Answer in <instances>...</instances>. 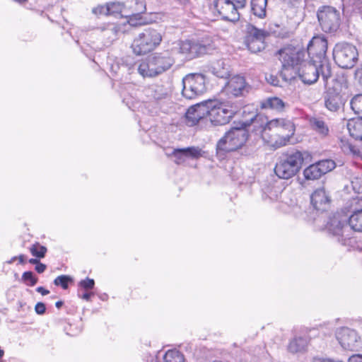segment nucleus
<instances>
[{
    "mask_svg": "<svg viewBox=\"0 0 362 362\" xmlns=\"http://www.w3.org/2000/svg\"><path fill=\"white\" fill-rule=\"evenodd\" d=\"M250 6L253 15L260 19L266 18L267 0H251Z\"/></svg>",
    "mask_w": 362,
    "mask_h": 362,
    "instance_id": "obj_28",
    "label": "nucleus"
},
{
    "mask_svg": "<svg viewBox=\"0 0 362 362\" xmlns=\"http://www.w3.org/2000/svg\"><path fill=\"white\" fill-rule=\"evenodd\" d=\"M30 251L33 256L40 259L45 256L47 250L46 247L35 243L30 247Z\"/></svg>",
    "mask_w": 362,
    "mask_h": 362,
    "instance_id": "obj_40",
    "label": "nucleus"
},
{
    "mask_svg": "<svg viewBox=\"0 0 362 362\" xmlns=\"http://www.w3.org/2000/svg\"><path fill=\"white\" fill-rule=\"evenodd\" d=\"M341 148L343 151L346 154H351L356 157H361V152L360 149L349 141H342Z\"/></svg>",
    "mask_w": 362,
    "mask_h": 362,
    "instance_id": "obj_36",
    "label": "nucleus"
},
{
    "mask_svg": "<svg viewBox=\"0 0 362 362\" xmlns=\"http://www.w3.org/2000/svg\"><path fill=\"white\" fill-rule=\"evenodd\" d=\"M357 248H358L359 250H361V251H362V243H359L358 244Z\"/></svg>",
    "mask_w": 362,
    "mask_h": 362,
    "instance_id": "obj_58",
    "label": "nucleus"
},
{
    "mask_svg": "<svg viewBox=\"0 0 362 362\" xmlns=\"http://www.w3.org/2000/svg\"><path fill=\"white\" fill-rule=\"evenodd\" d=\"M35 311L38 315L45 314L46 311L45 304L42 302L37 303L35 306Z\"/></svg>",
    "mask_w": 362,
    "mask_h": 362,
    "instance_id": "obj_45",
    "label": "nucleus"
},
{
    "mask_svg": "<svg viewBox=\"0 0 362 362\" xmlns=\"http://www.w3.org/2000/svg\"><path fill=\"white\" fill-rule=\"evenodd\" d=\"M145 95L150 100L156 102L162 101L169 98L172 93L170 84L153 83L145 88Z\"/></svg>",
    "mask_w": 362,
    "mask_h": 362,
    "instance_id": "obj_19",
    "label": "nucleus"
},
{
    "mask_svg": "<svg viewBox=\"0 0 362 362\" xmlns=\"http://www.w3.org/2000/svg\"><path fill=\"white\" fill-rule=\"evenodd\" d=\"M327 40L325 37L321 35L314 36L309 42L306 52L307 57L312 62L320 63L322 66V80L327 83L328 77L330 76L332 71L331 64L326 56L327 50Z\"/></svg>",
    "mask_w": 362,
    "mask_h": 362,
    "instance_id": "obj_5",
    "label": "nucleus"
},
{
    "mask_svg": "<svg viewBox=\"0 0 362 362\" xmlns=\"http://www.w3.org/2000/svg\"><path fill=\"white\" fill-rule=\"evenodd\" d=\"M216 8L222 18L231 21H238L240 18L238 8L231 0H218L216 4Z\"/></svg>",
    "mask_w": 362,
    "mask_h": 362,
    "instance_id": "obj_21",
    "label": "nucleus"
},
{
    "mask_svg": "<svg viewBox=\"0 0 362 362\" xmlns=\"http://www.w3.org/2000/svg\"><path fill=\"white\" fill-rule=\"evenodd\" d=\"M161 41L160 33L156 29L148 28L134 38L132 47L136 54H146L157 47Z\"/></svg>",
    "mask_w": 362,
    "mask_h": 362,
    "instance_id": "obj_9",
    "label": "nucleus"
},
{
    "mask_svg": "<svg viewBox=\"0 0 362 362\" xmlns=\"http://www.w3.org/2000/svg\"><path fill=\"white\" fill-rule=\"evenodd\" d=\"M308 339L305 337H296L290 341L288 345V351L292 354L302 352L305 350Z\"/></svg>",
    "mask_w": 362,
    "mask_h": 362,
    "instance_id": "obj_26",
    "label": "nucleus"
},
{
    "mask_svg": "<svg viewBox=\"0 0 362 362\" xmlns=\"http://www.w3.org/2000/svg\"><path fill=\"white\" fill-rule=\"evenodd\" d=\"M46 268H47V266L45 264L40 262L35 266V269L37 273L42 274L45 271Z\"/></svg>",
    "mask_w": 362,
    "mask_h": 362,
    "instance_id": "obj_48",
    "label": "nucleus"
},
{
    "mask_svg": "<svg viewBox=\"0 0 362 362\" xmlns=\"http://www.w3.org/2000/svg\"><path fill=\"white\" fill-rule=\"evenodd\" d=\"M64 305V302L62 300H58L55 303V306L59 309L62 308V306Z\"/></svg>",
    "mask_w": 362,
    "mask_h": 362,
    "instance_id": "obj_56",
    "label": "nucleus"
},
{
    "mask_svg": "<svg viewBox=\"0 0 362 362\" xmlns=\"http://www.w3.org/2000/svg\"><path fill=\"white\" fill-rule=\"evenodd\" d=\"M269 82L274 85V86H276L277 85V82H278V80L276 77H273L272 76H270V78L269 80Z\"/></svg>",
    "mask_w": 362,
    "mask_h": 362,
    "instance_id": "obj_53",
    "label": "nucleus"
},
{
    "mask_svg": "<svg viewBox=\"0 0 362 362\" xmlns=\"http://www.w3.org/2000/svg\"><path fill=\"white\" fill-rule=\"evenodd\" d=\"M21 281L28 286H34L38 281V278L31 271L25 272L21 276Z\"/></svg>",
    "mask_w": 362,
    "mask_h": 362,
    "instance_id": "obj_39",
    "label": "nucleus"
},
{
    "mask_svg": "<svg viewBox=\"0 0 362 362\" xmlns=\"http://www.w3.org/2000/svg\"><path fill=\"white\" fill-rule=\"evenodd\" d=\"M349 226L357 232H362V209L355 210L348 220Z\"/></svg>",
    "mask_w": 362,
    "mask_h": 362,
    "instance_id": "obj_32",
    "label": "nucleus"
},
{
    "mask_svg": "<svg viewBox=\"0 0 362 362\" xmlns=\"http://www.w3.org/2000/svg\"><path fill=\"white\" fill-rule=\"evenodd\" d=\"M336 337L344 349L358 351L362 349V341L355 329L342 327L336 332Z\"/></svg>",
    "mask_w": 362,
    "mask_h": 362,
    "instance_id": "obj_14",
    "label": "nucleus"
},
{
    "mask_svg": "<svg viewBox=\"0 0 362 362\" xmlns=\"http://www.w3.org/2000/svg\"><path fill=\"white\" fill-rule=\"evenodd\" d=\"M322 66L320 63L312 62L311 59L306 60L295 72L291 73L293 80L297 78L305 84L311 85L317 82L320 76L322 78Z\"/></svg>",
    "mask_w": 362,
    "mask_h": 362,
    "instance_id": "obj_11",
    "label": "nucleus"
},
{
    "mask_svg": "<svg viewBox=\"0 0 362 362\" xmlns=\"http://www.w3.org/2000/svg\"><path fill=\"white\" fill-rule=\"evenodd\" d=\"M276 54L281 63V76L286 81H291L295 72L303 63L308 59V53L303 47L287 45L278 50Z\"/></svg>",
    "mask_w": 362,
    "mask_h": 362,
    "instance_id": "obj_1",
    "label": "nucleus"
},
{
    "mask_svg": "<svg viewBox=\"0 0 362 362\" xmlns=\"http://www.w3.org/2000/svg\"><path fill=\"white\" fill-rule=\"evenodd\" d=\"M322 81L325 88L323 96L325 107L330 112H338L347 100L342 92V83L332 74L328 77L327 83Z\"/></svg>",
    "mask_w": 362,
    "mask_h": 362,
    "instance_id": "obj_8",
    "label": "nucleus"
},
{
    "mask_svg": "<svg viewBox=\"0 0 362 362\" xmlns=\"http://www.w3.org/2000/svg\"><path fill=\"white\" fill-rule=\"evenodd\" d=\"M110 10V16H116L126 12L127 6L119 1L107 2Z\"/></svg>",
    "mask_w": 362,
    "mask_h": 362,
    "instance_id": "obj_33",
    "label": "nucleus"
},
{
    "mask_svg": "<svg viewBox=\"0 0 362 362\" xmlns=\"http://www.w3.org/2000/svg\"><path fill=\"white\" fill-rule=\"evenodd\" d=\"M128 23L132 26H137L144 24L145 21L139 13H131L129 15Z\"/></svg>",
    "mask_w": 362,
    "mask_h": 362,
    "instance_id": "obj_42",
    "label": "nucleus"
},
{
    "mask_svg": "<svg viewBox=\"0 0 362 362\" xmlns=\"http://www.w3.org/2000/svg\"><path fill=\"white\" fill-rule=\"evenodd\" d=\"M95 281L93 279L86 278L85 279L81 280L78 283V287L86 290L89 291L94 288Z\"/></svg>",
    "mask_w": 362,
    "mask_h": 362,
    "instance_id": "obj_44",
    "label": "nucleus"
},
{
    "mask_svg": "<svg viewBox=\"0 0 362 362\" xmlns=\"http://www.w3.org/2000/svg\"><path fill=\"white\" fill-rule=\"evenodd\" d=\"M71 281H72V279L69 276L60 275L54 280V284L57 286H61L63 289H66Z\"/></svg>",
    "mask_w": 362,
    "mask_h": 362,
    "instance_id": "obj_41",
    "label": "nucleus"
},
{
    "mask_svg": "<svg viewBox=\"0 0 362 362\" xmlns=\"http://www.w3.org/2000/svg\"><path fill=\"white\" fill-rule=\"evenodd\" d=\"M348 362H362V355L354 354L349 358Z\"/></svg>",
    "mask_w": 362,
    "mask_h": 362,
    "instance_id": "obj_47",
    "label": "nucleus"
},
{
    "mask_svg": "<svg viewBox=\"0 0 362 362\" xmlns=\"http://www.w3.org/2000/svg\"><path fill=\"white\" fill-rule=\"evenodd\" d=\"M346 127L351 137L362 141V117L357 119H349L347 122Z\"/></svg>",
    "mask_w": 362,
    "mask_h": 362,
    "instance_id": "obj_25",
    "label": "nucleus"
},
{
    "mask_svg": "<svg viewBox=\"0 0 362 362\" xmlns=\"http://www.w3.org/2000/svg\"><path fill=\"white\" fill-rule=\"evenodd\" d=\"M206 101L189 107L185 113L187 125L192 127L197 124L199 120L206 116Z\"/></svg>",
    "mask_w": 362,
    "mask_h": 362,
    "instance_id": "obj_23",
    "label": "nucleus"
},
{
    "mask_svg": "<svg viewBox=\"0 0 362 362\" xmlns=\"http://www.w3.org/2000/svg\"><path fill=\"white\" fill-rule=\"evenodd\" d=\"M285 107L284 102L278 97L268 98L260 102L262 109H271L281 112Z\"/></svg>",
    "mask_w": 362,
    "mask_h": 362,
    "instance_id": "obj_27",
    "label": "nucleus"
},
{
    "mask_svg": "<svg viewBox=\"0 0 362 362\" xmlns=\"http://www.w3.org/2000/svg\"><path fill=\"white\" fill-rule=\"evenodd\" d=\"M327 228L328 231L337 238V241L343 245L350 244L352 241L349 237V226L346 221L339 218V215H334L329 218Z\"/></svg>",
    "mask_w": 362,
    "mask_h": 362,
    "instance_id": "obj_16",
    "label": "nucleus"
},
{
    "mask_svg": "<svg viewBox=\"0 0 362 362\" xmlns=\"http://www.w3.org/2000/svg\"><path fill=\"white\" fill-rule=\"evenodd\" d=\"M267 33L262 29L257 28L255 26L247 24L246 26V40H257L264 41Z\"/></svg>",
    "mask_w": 362,
    "mask_h": 362,
    "instance_id": "obj_31",
    "label": "nucleus"
},
{
    "mask_svg": "<svg viewBox=\"0 0 362 362\" xmlns=\"http://www.w3.org/2000/svg\"><path fill=\"white\" fill-rule=\"evenodd\" d=\"M180 52L188 59H192L209 53L212 50L210 45H206L199 40H187L179 43Z\"/></svg>",
    "mask_w": 362,
    "mask_h": 362,
    "instance_id": "obj_15",
    "label": "nucleus"
},
{
    "mask_svg": "<svg viewBox=\"0 0 362 362\" xmlns=\"http://www.w3.org/2000/svg\"><path fill=\"white\" fill-rule=\"evenodd\" d=\"M130 5L129 7L131 8V13H139L141 15L146 11V4L144 1L141 0H131L129 1Z\"/></svg>",
    "mask_w": 362,
    "mask_h": 362,
    "instance_id": "obj_38",
    "label": "nucleus"
},
{
    "mask_svg": "<svg viewBox=\"0 0 362 362\" xmlns=\"http://www.w3.org/2000/svg\"><path fill=\"white\" fill-rule=\"evenodd\" d=\"M124 26L119 23H107L98 27V30L101 33L105 45H110L117 40L119 35L124 32Z\"/></svg>",
    "mask_w": 362,
    "mask_h": 362,
    "instance_id": "obj_20",
    "label": "nucleus"
},
{
    "mask_svg": "<svg viewBox=\"0 0 362 362\" xmlns=\"http://www.w3.org/2000/svg\"><path fill=\"white\" fill-rule=\"evenodd\" d=\"M233 4L240 9L245 7L247 0H231Z\"/></svg>",
    "mask_w": 362,
    "mask_h": 362,
    "instance_id": "obj_49",
    "label": "nucleus"
},
{
    "mask_svg": "<svg viewBox=\"0 0 362 362\" xmlns=\"http://www.w3.org/2000/svg\"><path fill=\"white\" fill-rule=\"evenodd\" d=\"M36 291L41 293L42 296H46L49 293V291L42 286H39L36 288Z\"/></svg>",
    "mask_w": 362,
    "mask_h": 362,
    "instance_id": "obj_51",
    "label": "nucleus"
},
{
    "mask_svg": "<svg viewBox=\"0 0 362 362\" xmlns=\"http://www.w3.org/2000/svg\"><path fill=\"white\" fill-rule=\"evenodd\" d=\"M18 262L21 264H23L26 262V256L25 255H20L18 256Z\"/></svg>",
    "mask_w": 362,
    "mask_h": 362,
    "instance_id": "obj_52",
    "label": "nucleus"
},
{
    "mask_svg": "<svg viewBox=\"0 0 362 362\" xmlns=\"http://www.w3.org/2000/svg\"><path fill=\"white\" fill-rule=\"evenodd\" d=\"M310 156L307 151L292 149L279 157L275 167L276 175L283 180H289L296 175L302 168L304 160Z\"/></svg>",
    "mask_w": 362,
    "mask_h": 362,
    "instance_id": "obj_3",
    "label": "nucleus"
},
{
    "mask_svg": "<svg viewBox=\"0 0 362 362\" xmlns=\"http://www.w3.org/2000/svg\"><path fill=\"white\" fill-rule=\"evenodd\" d=\"M243 120L240 127H234L226 133L216 144L217 153H225L235 151L241 148L248 139V132L244 125L245 118H248L247 114H243Z\"/></svg>",
    "mask_w": 362,
    "mask_h": 362,
    "instance_id": "obj_6",
    "label": "nucleus"
},
{
    "mask_svg": "<svg viewBox=\"0 0 362 362\" xmlns=\"http://www.w3.org/2000/svg\"><path fill=\"white\" fill-rule=\"evenodd\" d=\"M163 362H184V356L179 351L169 350L163 356Z\"/></svg>",
    "mask_w": 362,
    "mask_h": 362,
    "instance_id": "obj_34",
    "label": "nucleus"
},
{
    "mask_svg": "<svg viewBox=\"0 0 362 362\" xmlns=\"http://www.w3.org/2000/svg\"><path fill=\"white\" fill-rule=\"evenodd\" d=\"M355 75L360 84L362 86V64L356 70Z\"/></svg>",
    "mask_w": 362,
    "mask_h": 362,
    "instance_id": "obj_50",
    "label": "nucleus"
},
{
    "mask_svg": "<svg viewBox=\"0 0 362 362\" xmlns=\"http://www.w3.org/2000/svg\"><path fill=\"white\" fill-rule=\"evenodd\" d=\"M310 202L315 210L324 211L329 205L330 199L324 188H319L311 194Z\"/></svg>",
    "mask_w": 362,
    "mask_h": 362,
    "instance_id": "obj_24",
    "label": "nucleus"
},
{
    "mask_svg": "<svg viewBox=\"0 0 362 362\" xmlns=\"http://www.w3.org/2000/svg\"><path fill=\"white\" fill-rule=\"evenodd\" d=\"M247 88L245 78L238 75L232 77L228 81L225 86L224 91L228 95L236 98L243 95L245 92L248 91Z\"/></svg>",
    "mask_w": 362,
    "mask_h": 362,
    "instance_id": "obj_22",
    "label": "nucleus"
},
{
    "mask_svg": "<svg viewBox=\"0 0 362 362\" xmlns=\"http://www.w3.org/2000/svg\"><path fill=\"white\" fill-rule=\"evenodd\" d=\"M182 95L187 99H194L206 91L205 77L202 74H190L182 79Z\"/></svg>",
    "mask_w": 362,
    "mask_h": 362,
    "instance_id": "obj_12",
    "label": "nucleus"
},
{
    "mask_svg": "<svg viewBox=\"0 0 362 362\" xmlns=\"http://www.w3.org/2000/svg\"><path fill=\"white\" fill-rule=\"evenodd\" d=\"M350 105L355 114L362 117V94L355 95L351 99Z\"/></svg>",
    "mask_w": 362,
    "mask_h": 362,
    "instance_id": "obj_37",
    "label": "nucleus"
},
{
    "mask_svg": "<svg viewBox=\"0 0 362 362\" xmlns=\"http://www.w3.org/2000/svg\"><path fill=\"white\" fill-rule=\"evenodd\" d=\"M206 117L214 126L228 124L242 107V103L237 100H207Z\"/></svg>",
    "mask_w": 362,
    "mask_h": 362,
    "instance_id": "obj_2",
    "label": "nucleus"
},
{
    "mask_svg": "<svg viewBox=\"0 0 362 362\" xmlns=\"http://www.w3.org/2000/svg\"><path fill=\"white\" fill-rule=\"evenodd\" d=\"M356 12L358 13L361 15V18H362V3H360L356 6Z\"/></svg>",
    "mask_w": 362,
    "mask_h": 362,
    "instance_id": "obj_55",
    "label": "nucleus"
},
{
    "mask_svg": "<svg viewBox=\"0 0 362 362\" xmlns=\"http://www.w3.org/2000/svg\"><path fill=\"white\" fill-rule=\"evenodd\" d=\"M168 156L174 158L173 161L177 165H182L188 160H196L202 156V149L196 146L182 148H173Z\"/></svg>",
    "mask_w": 362,
    "mask_h": 362,
    "instance_id": "obj_18",
    "label": "nucleus"
},
{
    "mask_svg": "<svg viewBox=\"0 0 362 362\" xmlns=\"http://www.w3.org/2000/svg\"><path fill=\"white\" fill-rule=\"evenodd\" d=\"M94 295L93 292H88V291L83 294H81L80 290L78 291V296L86 301H90L92 296Z\"/></svg>",
    "mask_w": 362,
    "mask_h": 362,
    "instance_id": "obj_46",
    "label": "nucleus"
},
{
    "mask_svg": "<svg viewBox=\"0 0 362 362\" xmlns=\"http://www.w3.org/2000/svg\"><path fill=\"white\" fill-rule=\"evenodd\" d=\"M174 63L168 54L156 53L140 63L138 71L143 77H156L169 70Z\"/></svg>",
    "mask_w": 362,
    "mask_h": 362,
    "instance_id": "obj_7",
    "label": "nucleus"
},
{
    "mask_svg": "<svg viewBox=\"0 0 362 362\" xmlns=\"http://www.w3.org/2000/svg\"><path fill=\"white\" fill-rule=\"evenodd\" d=\"M310 124L312 129L322 136L325 137L329 134V127L322 118L312 117L310 119Z\"/></svg>",
    "mask_w": 362,
    "mask_h": 362,
    "instance_id": "obj_30",
    "label": "nucleus"
},
{
    "mask_svg": "<svg viewBox=\"0 0 362 362\" xmlns=\"http://www.w3.org/2000/svg\"><path fill=\"white\" fill-rule=\"evenodd\" d=\"M341 83H343L340 80H339ZM346 87V85L342 84V88Z\"/></svg>",
    "mask_w": 362,
    "mask_h": 362,
    "instance_id": "obj_59",
    "label": "nucleus"
},
{
    "mask_svg": "<svg viewBox=\"0 0 362 362\" xmlns=\"http://www.w3.org/2000/svg\"><path fill=\"white\" fill-rule=\"evenodd\" d=\"M107 3L104 5H98L92 10L93 13L96 16H110V10Z\"/></svg>",
    "mask_w": 362,
    "mask_h": 362,
    "instance_id": "obj_43",
    "label": "nucleus"
},
{
    "mask_svg": "<svg viewBox=\"0 0 362 362\" xmlns=\"http://www.w3.org/2000/svg\"><path fill=\"white\" fill-rule=\"evenodd\" d=\"M317 16L320 26L325 33H333L339 29L340 13L335 8L325 6L317 11Z\"/></svg>",
    "mask_w": 362,
    "mask_h": 362,
    "instance_id": "obj_13",
    "label": "nucleus"
},
{
    "mask_svg": "<svg viewBox=\"0 0 362 362\" xmlns=\"http://www.w3.org/2000/svg\"><path fill=\"white\" fill-rule=\"evenodd\" d=\"M336 164L334 160L331 159L322 160L305 168L303 174L306 180H315L334 170Z\"/></svg>",
    "mask_w": 362,
    "mask_h": 362,
    "instance_id": "obj_17",
    "label": "nucleus"
},
{
    "mask_svg": "<svg viewBox=\"0 0 362 362\" xmlns=\"http://www.w3.org/2000/svg\"><path fill=\"white\" fill-rule=\"evenodd\" d=\"M18 259V257H13L9 261H8V264H12L16 259Z\"/></svg>",
    "mask_w": 362,
    "mask_h": 362,
    "instance_id": "obj_57",
    "label": "nucleus"
},
{
    "mask_svg": "<svg viewBox=\"0 0 362 362\" xmlns=\"http://www.w3.org/2000/svg\"><path fill=\"white\" fill-rule=\"evenodd\" d=\"M210 71L216 76L221 78H226L229 76V69L224 60L219 59L213 63L210 67Z\"/></svg>",
    "mask_w": 362,
    "mask_h": 362,
    "instance_id": "obj_29",
    "label": "nucleus"
},
{
    "mask_svg": "<svg viewBox=\"0 0 362 362\" xmlns=\"http://www.w3.org/2000/svg\"><path fill=\"white\" fill-rule=\"evenodd\" d=\"M28 262L32 264H35L36 266L37 264H38L40 261L37 258H31L28 260Z\"/></svg>",
    "mask_w": 362,
    "mask_h": 362,
    "instance_id": "obj_54",
    "label": "nucleus"
},
{
    "mask_svg": "<svg viewBox=\"0 0 362 362\" xmlns=\"http://www.w3.org/2000/svg\"><path fill=\"white\" fill-rule=\"evenodd\" d=\"M247 114L248 118H245L243 122L244 125L252 126L253 132L257 136H260L263 140L270 142L268 139V131L273 129H278L284 124V120L280 119H274L268 120L267 117L258 114L255 108L250 105L243 107V113Z\"/></svg>",
    "mask_w": 362,
    "mask_h": 362,
    "instance_id": "obj_4",
    "label": "nucleus"
},
{
    "mask_svg": "<svg viewBox=\"0 0 362 362\" xmlns=\"http://www.w3.org/2000/svg\"><path fill=\"white\" fill-rule=\"evenodd\" d=\"M332 54L335 63L342 69L353 68L358 59L356 47L346 42L337 43L333 49Z\"/></svg>",
    "mask_w": 362,
    "mask_h": 362,
    "instance_id": "obj_10",
    "label": "nucleus"
},
{
    "mask_svg": "<svg viewBox=\"0 0 362 362\" xmlns=\"http://www.w3.org/2000/svg\"><path fill=\"white\" fill-rule=\"evenodd\" d=\"M247 49L252 53H257L264 48V42L254 40H245Z\"/></svg>",
    "mask_w": 362,
    "mask_h": 362,
    "instance_id": "obj_35",
    "label": "nucleus"
}]
</instances>
